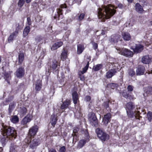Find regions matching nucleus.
Segmentation results:
<instances>
[{"label":"nucleus","instance_id":"603ef678","mask_svg":"<svg viewBox=\"0 0 152 152\" xmlns=\"http://www.w3.org/2000/svg\"><path fill=\"white\" fill-rule=\"evenodd\" d=\"M147 93L149 94H152V87H148L147 90Z\"/></svg>","mask_w":152,"mask_h":152},{"label":"nucleus","instance_id":"f3484780","mask_svg":"<svg viewBox=\"0 0 152 152\" xmlns=\"http://www.w3.org/2000/svg\"><path fill=\"white\" fill-rule=\"evenodd\" d=\"M18 35L17 31H14L11 34L8 39V41L10 43Z\"/></svg>","mask_w":152,"mask_h":152},{"label":"nucleus","instance_id":"2eb2a0df","mask_svg":"<svg viewBox=\"0 0 152 152\" xmlns=\"http://www.w3.org/2000/svg\"><path fill=\"white\" fill-rule=\"evenodd\" d=\"M131 48L133 49L134 52L139 53L143 50V46L140 44L136 45L134 48Z\"/></svg>","mask_w":152,"mask_h":152},{"label":"nucleus","instance_id":"9b49d317","mask_svg":"<svg viewBox=\"0 0 152 152\" xmlns=\"http://www.w3.org/2000/svg\"><path fill=\"white\" fill-rule=\"evenodd\" d=\"M111 117V115L110 113H108L104 115L102 119V121L104 125L105 126L107 125L110 121Z\"/></svg>","mask_w":152,"mask_h":152},{"label":"nucleus","instance_id":"473e14b6","mask_svg":"<svg viewBox=\"0 0 152 152\" xmlns=\"http://www.w3.org/2000/svg\"><path fill=\"white\" fill-rule=\"evenodd\" d=\"M9 139H10L9 138L3 135V137H1V142L2 145H4L5 142L7 141Z\"/></svg>","mask_w":152,"mask_h":152},{"label":"nucleus","instance_id":"c03bdc74","mask_svg":"<svg viewBox=\"0 0 152 152\" xmlns=\"http://www.w3.org/2000/svg\"><path fill=\"white\" fill-rule=\"evenodd\" d=\"M128 73L129 75L131 77H133L135 75L134 71L132 69H129Z\"/></svg>","mask_w":152,"mask_h":152},{"label":"nucleus","instance_id":"dca6fc26","mask_svg":"<svg viewBox=\"0 0 152 152\" xmlns=\"http://www.w3.org/2000/svg\"><path fill=\"white\" fill-rule=\"evenodd\" d=\"M31 116L30 115H27L22 120L21 122V124L23 125H26L31 120Z\"/></svg>","mask_w":152,"mask_h":152},{"label":"nucleus","instance_id":"58836bf2","mask_svg":"<svg viewBox=\"0 0 152 152\" xmlns=\"http://www.w3.org/2000/svg\"><path fill=\"white\" fill-rule=\"evenodd\" d=\"M62 10L60 8H58L57 9V14L54 16V19H56L59 16L60 14H61Z\"/></svg>","mask_w":152,"mask_h":152},{"label":"nucleus","instance_id":"ea45409f","mask_svg":"<svg viewBox=\"0 0 152 152\" xmlns=\"http://www.w3.org/2000/svg\"><path fill=\"white\" fill-rule=\"evenodd\" d=\"M17 147L16 145H11L10 152H15L16 151Z\"/></svg>","mask_w":152,"mask_h":152},{"label":"nucleus","instance_id":"338daca9","mask_svg":"<svg viewBox=\"0 0 152 152\" xmlns=\"http://www.w3.org/2000/svg\"><path fill=\"white\" fill-rule=\"evenodd\" d=\"M31 0H26V2L27 3H28L31 2Z\"/></svg>","mask_w":152,"mask_h":152},{"label":"nucleus","instance_id":"423d86ee","mask_svg":"<svg viewBox=\"0 0 152 152\" xmlns=\"http://www.w3.org/2000/svg\"><path fill=\"white\" fill-rule=\"evenodd\" d=\"M118 53L126 57L129 58L132 57L133 55V52L130 50L126 48L117 49Z\"/></svg>","mask_w":152,"mask_h":152},{"label":"nucleus","instance_id":"393cba45","mask_svg":"<svg viewBox=\"0 0 152 152\" xmlns=\"http://www.w3.org/2000/svg\"><path fill=\"white\" fill-rule=\"evenodd\" d=\"M122 36L124 39L126 41H129L131 39V36L128 33H123Z\"/></svg>","mask_w":152,"mask_h":152},{"label":"nucleus","instance_id":"09e8293b","mask_svg":"<svg viewBox=\"0 0 152 152\" xmlns=\"http://www.w3.org/2000/svg\"><path fill=\"white\" fill-rule=\"evenodd\" d=\"M122 95L124 97L126 98H128L129 97V94L125 91H123L122 93Z\"/></svg>","mask_w":152,"mask_h":152},{"label":"nucleus","instance_id":"e2e57ef3","mask_svg":"<svg viewBox=\"0 0 152 152\" xmlns=\"http://www.w3.org/2000/svg\"><path fill=\"white\" fill-rule=\"evenodd\" d=\"M118 7L122 9L124 7V6L121 4H119L118 5Z\"/></svg>","mask_w":152,"mask_h":152},{"label":"nucleus","instance_id":"9d476101","mask_svg":"<svg viewBox=\"0 0 152 152\" xmlns=\"http://www.w3.org/2000/svg\"><path fill=\"white\" fill-rule=\"evenodd\" d=\"M127 115L129 118H132L135 117L136 119H137V116L140 115V112L139 111H135L134 113L131 111H126Z\"/></svg>","mask_w":152,"mask_h":152},{"label":"nucleus","instance_id":"e433bc0d","mask_svg":"<svg viewBox=\"0 0 152 152\" xmlns=\"http://www.w3.org/2000/svg\"><path fill=\"white\" fill-rule=\"evenodd\" d=\"M67 55L66 52L65 50L62 52L61 55V59L63 61L65 59L67 58Z\"/></svg>","mask_w":152,"mask_h":152},{"label":"nucleus","instance_id":"6e6552de","mask_svg":"<svg viewBox=\"0 0 152 152\" xmlns=\"http://www.w3.org/2000/svg\"><path fill=\"white\" fill-rule=\"evenodd\" d=\"M24 73L25 70L24 69L20 67L17 70L15 73V74L17 77L20 78L24 76Z\"/></svg>","mask_w":152,"mask_h":152},{"label":"nucleus","instance_id":"49530a36","mask_svg":"<svg viewBox=\"0 0 152 152\" xmlns=\"http://www.w3.org/2000/svg\"><path fill=\"white\" fill-rule=\"evenodd\" d=\"M109 101H106V102H104L102 106L104 107V108H106V109H107L109 107Z\"/></svg>","mask_w":152,"mask_h":152},{"label":"nucleus","instance_id":"2f4dec72","mask_svg":"<svg viewBox=\"0 0 152 152\" xmlns=\"http://www.w3.org/2000/svg\"><path fill=\"white\" fill-rule=\"evenodd\" d=\"M41 82L39 80H37V83L35 85V89L36 91H39L41 88Z\"/></svg>","mask_w":152,"mask_h":152},{"label":"nucleus","instance_id":"680f3d73","mask_svg":"<svg viewBox=\"0 0 152 152\" xmlns=\"http://www.w3.org/2000/svg\"><path fill=\"white\" fill-rule=\"evenodd\" d=\"M60 7L61 8H66L67 7V6L66 4H62L61 5Z\"/></svg>","mask_w":152,"mask_h":152},{"label":"nucleus","instance_id":"0e129e2a","mask_svg":"<svg viewBox=\"0 0 152 152\" xmlns=\"http://www.w3.org/2000/svg\"><path fill=\"white\" fill-rule=\"evenodd\" d=\"M49 152H57L56 150L53 149H51L49 150Z\"/></svg>","mask_w":152,"mask_h":152},{"label":"nucleus","instance_id":"f257e3e1","mask_svg":"<svg viewBox=\"0 0 152 152\" xmlns=\"http://www.w3.org/2000/svg\"><path fill=\"white\" fill-rule=\"evenodd\" d=\"M115 12V10L110 4H104L98 9V17L102 19V21L104 22L105 19L110 18Z\"/></svg>","mask_w":152,"mask_h":152},{"label":"nucleus","instance_id":"ddd939ff","mask_svg":"<svg viewBox=\"0 0 152 152\" xmlns=\"http://www.w3.org/2000/svg\"><path fill=\"white\" fill-rule=\"evenodd\" d=\"M141 61L143 64H149L151 61V58L149 56H145L142 58Z\"/></svg>","mask_w":152,"mask_h":152},{"label":"nucleus","instance_id":"bb28decb","mask_svg":"<svg viewBox=\"0 0 152 152\" xmlns=\"http://www.w3.org/2000/svg\"><path fill=\"white\" fill-rule=\"evenodd\" d=\"M71 102L70 100H66V101L64 102L63 104L61 105V108L64 109L65 108H67L70 104Z\"/></svg>","mask_w":152,"mask_h":152},{"label":"nucleus","instance_id":"72a5a7b5","mask_svg":"<svg viewBox=\"0 0 152 152\" xmlns=\"http://www.w3.org/2000/svg\"><path fill=\"white\" fill-rule=\"evenodd\" d=\"M118 86V85L115 83H109L107 85V87L108 88L112 89H116Z\"/></svg>","mask_w":152,"mask_h":152},{"label":"nucleus","instance_id":"de8ad7c7","mask_svg":"<svg viewBox=\"0 0 152 152\" xmlns=\"http://www.w3.org/2000/svg\"><path fill=\"white\" fill-rule=\"evenodd\" d=\"M25 2V0H19L18 2V6L21 7H22Z\"/></svg>","mask_w":152,"mask_h":152},{"label":"nucleus","instance_id":"4468645a","mask_svg":"<svg viewBox=\"0 0 152 152\" xmlns=\"http://www.w3.org/2000/svg\"><path fill=\"white\" fill-rule=\"evenodd\" d=\"M121 37L119 35H114L111 36L110 39V42H113L116 43L118 41L120 40Z\"/></svg>","mask_w":152,"mask_h":152},{"label":"nucleus","instance_id":"a18cd8bd","mask_svg":"<svg viewBox=\"0 0 152 152\" xmlns=\"http://www.w3.org/2000/svg\"><path fill=\"white\" fill-rule=\"evenodd\" d=\"M147 115L148 120L150 122L152 120V113L149 112L147 113Z\"/></svg>","mask_w":152,"mask_h":152},{"label":"nucleus","instance_id":"a878e982","mask_svg":"<svg viewBox=\"0 0 152 152\" xmlns=\"http://www.w3.org/2000/svg\"><path fill=\"white\" fill-rule=\"evenodd\" d=\"M11 121L13 123H16L19 121V118L16 115L12 116L10 119Z\"/></svg>","mask_w":152,"mask_h":152},{"label":"nucleus","instance_id":"20e7f679","mask_svg":"<svg viewBox=\"0 0 152 152\" xmlns=\"http://www.w3.org/2000/svg\"><path fill=\"white\" fill-rule=\"evenodd\" d=\"M96 132L98 137L102 141H104L109 138V136L100 128H97Z\"/></svg>","mask_w":152,"mask_h":152},{"label":"nucleus","instance_id":"a211bd4d","mask_svg":"<svg viewBox=\"0 0 152 152\" xmlns=\"http://www.w3.org/2000/svg\"><path fill=\"white\" fill-rule=\"evenodd\" d=\"M63 45V43L61 42H57L53 44L51 48L52 50H54L57 49L58 48L61 46Z\"/></svg>","mask_w":152,"mask_h":152},{"label":"nucleus","instance_id":"052dcab7","mask_svg":"<svg viewBox=\"0 0 152 152\" xmlns=\"http://www.w3.org/2000/svg\"><path fill=\"white\" fill-rule=\"evenodd\" d=\"M11 79V77L10 76L8 75V77L6 79H5V80L8 83H10V80Z\"/></svg>","mask_w":152,"mask_h":152},{"label":"nucleus","instance_id":"aec40b11","mask_svg":"<svg viewBox=\"0 0 152 152\" xmlns=\"http://www.w3.org/2000/svg\"><path fill=\"white\" fill-rule=\"evenodd\" d=\"M135 107V106L134 103L131 102L128 103L126 105V111H131Z\"/></svg>","mask_w":152,"mask_h":152},{"label":"nucleus","instance_id":"f704fd0d","mask_svg":"<svg viewBox=\"0 0 152 152\" xmlns=\"http://www.w3.org/2000/svg\"><path fill=\"white\" fill-rule=\"evenodd\" d=\"M51 124L53 126L54 125L56 124L57 119L56 117L53 114L52 115L51 117Z\"/></svg>","mask_w":152,"mask_h":152},{"label":"nucleus","instance_id":"7ed1b4c3","mask_svg":"<svg viewBox=\"0 0 152 152\" xmlns=\"http://www.w3.org/2000/svg\"><path fill=\"white\" fill-rule=\"evenodd\" d=\"M24 142L27 144H29L30 148L35 149L39 145V140L37 139H33L32 140L29 136H27L24 140Z\"/></svg>","mask_w":152,"mask_h":152},{"label":"nucleus","instance_id":"5701e85b","mask_svg":"<svg viewBox=\"0 0 152 152\" xmlns=\"http://www.w3.org/2000/svg\"><path fill=\"white\" fill-rule=\"evenodd\" d=\"M85 49L84 45L82 44H79L77 46V53L78 54L81 53Z\"/></svg>","mask_w":152,"mask_h":152},{"label":"nucleus","instance_id":"4be33fe9","mask_svg":"<svg viewBox=\"0 0 152 152\" xmlns=\"http://www.w3.org/2000/svg\"><path fill=\"white\" fill-rule=\"evenodd\" d=\"M50 67L53 70H56L58 66V62L55 59L53 60L50 64Z\"/></svg>","mask_w":152,"mask_h":152},{"label":"nucleus","instance_id":"1a4fd4ad","mask_svg":"<svg viewBox=\"0 0 152 152\" xmlns=\"http://www.w3.org/2000/svg\"><path fill=\"white\" fill-rule=\"evenodd\" d=\"M38 129V127L37 126H33L29 129L28 136L31 137V136L35 135L37 132Z\"/></svg>","mask_w":152,"mask_h":152},{"label":"nucleus","instance_id":"f8f14e48","mask_svg":"<svg viewBox=\"0 0 152 152\" xmlns=\"http://www.w3.org/2000/svg\"><path fill=\"white\" fill-rule=\"evenodd\" d=\"M145 71L144 67L142 65H139L136 71V75H142L144 74Z\"/></svg>","mask_w":152,"mask_h":152},{"label":"nucleus","instance_id":"774afa93","mask_svg":"<svg viewBox=\"0 0 152 152\" xmlns=\"http://www.w3.org/2000/svg\"><path fill=\"white\" fill-rule=\"evenodd\" d=\"M80 79L82 80H83L84 79L83 77L81 76V77H80Z\"/></svg>","mask_w":152,"mask_h":152},{"label":"nucleus","instance_id":"c85d7f7f","mask_svg":"<svg viewBox=\"0 0 152 152\" xmlns=\"http://www.w3.org/2000/svg\"><path fill=\"white\" fill-rule=\"evenodd\" d=\"M24 59V55L23 53H21L19 54L18 55V63L20 64L22 63Z\"/></svg>","mask_w":152,"mask_h":152},{"label":"nucleus","instance_id":"5fc2aeb1","mask_svg":"<svg viewBox=\"0 0 152 152\" xmlns=\"http://www.w3.org/2000/svg\"><path fill=\"white\" fill-rule=\"evenodd\" d=\"M134 87L131 85H129L127 87V89L129 91H132Z\"/></svg>","mask_w":152,"mask_h":152},{"label":"nucleus","instance_id":"c756f323","mask_svg":"<svg viewBox=\"0 0 152 152\" xmlns=\"http://www.w3.org/2000/svg\"><path fill=\"white\" fill-rule=\"evenodd\" d=\"M15 103L14 102L10 103L9 106V112L10 114L12 111L14 109L15 107Z\"/></svg>","mask_w":152,"mask_h":152},{"label":"nucleus","instance_id":"c9c22d12","mask_svg":"<svg viewBox=\"0 0 152 152\" xmlns=\"http://www.w3.org/2000/svg\"><path fill=\"white\" fill-rule=\"evenodd\" d=\"M102 67V64H98L94 66L93 67V69L95 71H97L100 70Z\"/></svg>","mask_w":152,"mask_h":152},{"label":"nucleus","instance_id":"6ab92c4d","mask_svg":"<svg viewBox=\"0 0 152 152\" xmlns=\"http://www.w3.org/2000/svg\"><path fill=\"white\" fill-rule=\"evenodd\" d=\"M72 96L73 102L75 104H76L78 101V96L77 92L76 91L73 92Z\"/></svg>","mask_w":152,"mask_h":152},{"label":"nucleus","instance_id":"69168bd1","mask_svg":"<svg viewBox=\"0 0 152 152\" xmlns=\"http://www.w3.org/2000/svg\"><path fill=\"white\" fill-rule=\"evenodd\" d=\"M86 138L87 139H88L89 137L88 136V132L87 130H86Z\"/></svg>","mask_w":152,"mask_h":152},{"label":"nucleus","instance_id":"8fccbe9b","mask_svg":"<svg viewBox=\"0 0 152 152\" xmlns=\"http://www.w3.org/2000/svg\"><path fill=\"white\" fill-rule=\"evenodd\" d=\"M14 99V96H9L6 99V102H9L12 101Z\"/></svg>","mask_w":152,"mask_h":152},{"label":"nucleus","instance_id":"412c9836","mask_svg":"<svg viewBox=\"0 0 152 152\" xmlns=\"http://www.w3.org/2000/svg\"><path fill=\"white\" fill-rule=\"evenodd\" d=\"M135 10L139 13H142L144 10L142 7L139 3H137L135 5Z\"/></svg>","mask_w":152,"mask_h":152},{"label":"nucleus","instance_id":"bf43d9fd","mask_svg":"<svg viewBox=\"0 0 152 152\" xmlns=\"http://www.w3.org/2000/svg\"><path fill=\"white\" fill-rule=\"evenodd\" d=\"M27 22L28 24L29 25H31V20L30 18H27Z\"/></svg>","mask_w":152,"mask_h":152},{"label":"nucleus","instance_id":"79ce46f5","mask_svg":"<svg viewBox=\"0 0 152 152\" xmlns=\"http://www.w3.org/2000/svg\"><path fill=\"white\" fill-rule=\"evenodd\" d=\"M89 66V61L87 62V64L86 66L83 69V70L81 71L82 74H83L85 73L87 70Z\"/></svg>","mask_w":152,"mask_h":152},{"label":"nucleus","instance_id":"37998d69","mask_svg":"<svg viewBox=\"0 0 152 152\" xmlns=\"http://www.w3.org/2000/svg\"><path fill=\"white\" fill-rule=\"evenodd\" d=\"M27 112L26 109L25 107H22L20 108V113L22 115L26 114Z\"/></svg>","mask_w":152,"mask_h":152},{"label":"nucleus","instance_id":"3c124183","mask_svg":"<svg viewBox=\"0 0 152 152\" xmlns=\"http://www.w3.org/2000/svg\"><path fill=\"white\" fill-rule=\"evenodd\" d=\"M39 7H40V8L43 9L46 7V5L45 3L42 2L40 5H39Z\"/></svg>","mask_w":152,"mask_h":152},{"label":"nucleus","instance_id":"0eeeda50","mask_svg":"<svg viewBox=\"0 0 152 152\" xmlns=\"http://www.w3.org/2000/svg\"><path fill=\"white\" fill-rule=\"evenodd\" d=\"M88 119L90 124L92 126L97 127L98 124V119L94 113H91L89 115Z\"/></svg>","mask_w":152,"mask_h":152},{"label":"nucleus","instance_id":"39448f33","mask_svg":"<svg viewBox=\"0 0 152 152\" xmlns=\"http://www.w3.org/2000/svg\"><path fill=\"white\" fill-rule=\"evenodd\" d=\"M111 63L112 65H114V68L111 69L106 73V77L108 78H111L115 75L117 72V69H119L118 67L119 66L118 64L116 63L113 62Z\"/></svg>","mask_w":152,"mask_h":152},{"label":"nucleus","instance_id":"7c9ffc66","mask_svg":"<svg viewBox=\"0 0 152 152\" xmlns=\"http://www.w3.org/2000/svg\"><path fill=\"white\" fill-rule=\"evenodd\" d=\"M22 27L20 25L19 22H17L15 23V31H17L18 33V31L20 30Z\"/></svg>","mask_w":152,"mask_h":152},{"label":"nucleus","instance_id":"13d9d810","mask_svg":"<svg viewBox=\"0 0 152 152\" xmlns=\"http://www.w3.org/2000/svg\"><path fill=\"white\" fill-rule=\"evenodd\" d=\"M91 99V98L90 96H87L85 98V100L87 102L89 101Z\"/></svg>","mask_w":152,"mask_h":152},{"label":"nucleus","instance_id":"6e6d98bb","mask_svg":"<svg viewBox=\"0 0 152 152\" xmlns=\"http://www.w3.org/2000/svg\"><path fill=\"white\" fill-rule=\"evenodd\" d=\"M92 44L93 45V48L94 50H96L97 48L98 45L95 42H93Z\"/></svg>","mask_w":152,"mask_h":152},{"label":"nucleus","instance_id":"864d4df0","mask_svg":"<svg viewBox=\"0 0 152 152\" xmlns=\"http://www.w3.org/2000/svg\"><path fill=\"white\" fill-rule=\"evenodd\" d=\"M42 40V38L40 36H38L35 38V41L37 43H38Z\"/></svg>","mask_w":152,"mask_h":152},{"label":"nucleus","instance_id":"4d7b16f0","mask_svg":"<svg viewBox=\"0 0 152 152\" xmlns=\"http://www.w3.org/2000/svg\"><path fill=\"white\" fill-rule=\"evenodd\" d=\"M66 151V148L64 146L62 147L59 149V152H65Z\"/></svg>","mask_w":152,"mask_h":152},{"label":"nucleus","instance_id":"cd10ccee","mask_svg":"<svg viewBox=\"0 0 152 152\" xmlns=\"http://www.w3.org/2000/svg\"><path fill=\"white\" fill-rule=\"evenodd\" d=\"M30 31V27L29 26H27L24 29L23 36L25 37L28 34Z\"/></svg>","mask_w":152,"mask_h":152},{"label":"nucleus","instance_id":"b1692460","mask_svg":"<svg viewBox=\"0 0 152 152\" xmlns=\"http://www.w3.org/2000/svg\"><path fill=\"white\" fill-rule=\"evenodd\" d=\"M86 140L82 139L80 140L78 144L77 148L79 149L81 148L86 144Z\"/></svg>","mask_w":152,"mask_h":152},{"label":"nucleus","instance_id":"a19ab883","mask_svg":"<svg viewBox=\"0 0 152 152\" xmlns=\"http://www.w3.org/2000/svg\"><path fill=\"white\" fill-rule=\"evenodd\" d=\"M85 14L84 13H81L78 16L77 20L78 21H80L82 20L84 18Z\"/></svg>","mask_w":152,"mask_h":152},{"label":"nucleus","instance_id":"f03ea898","mask_svg":"<svg viewBox=\"0 0 152 152\" xmlns=\"http://www.w3.org/2000/svg\"><path fill=\"white\" fill-rule=\"evenodd\" d=\"M2 127L1 129L2 135L10 139L12 138L14 139L16 138L17 136V134L14 128L4 125H2Z\"/></svg>","mask_w":152,"mask_h":152},{"label":"nucleus","instance_id":"4c0bfd02","mask_svg":"<svg viewBox=\"0 0 152 152\" xmlns=\"http://www.w3.org/2000/svg\"><path fill=\"white\" fill-rule=\"evenodd\" d=\"M79 130V129L78 128H74L73 130V134H72V135L73 136V142H76V141L74 139V136H76L77 134V132Z\"/></svg>","mask_w":152,"mask_h":152}]
</instances>
